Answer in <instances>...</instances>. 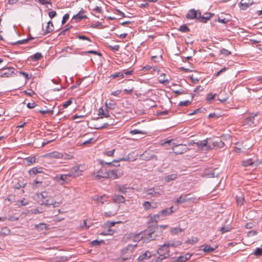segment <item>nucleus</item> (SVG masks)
<instances>
[{
  "mask_svg": "<svg viewBox=\"0 0 262 262\" xmlns=\"http://www.w3.org/2000/svg\"><path fill=\"white\" fill-rule=\"evenodd\" d=\"M224 138V136H222L221 138H216L214 140L207 139L196 142H193L189 144V145H193L195 144L199 148L206 150L211 149L214 147L222 148L225 146Z\"/></svg>",
  "mask_w": 262,
  "mask_h": 262,
  "instance_id": "nucleus-1",
  "label": "nucleus"
},
{
  "mask_svg": "<svg viewBox=\"0 0 262 262\" xmlns=\"http://www.w3.org/2000/svg\"><path fill=\"white\" fill-rule=\"evenodd\" d=\"M169 252L170 251L168 249V245H166V244H164L162 246H161L157 250V253L159 256L157 258L156 261L161 262L163 259L168 257Z\"/></svg>",
  "mask_w": 262,
  "mask_h": 262,
  "instance_id": "nucleus-2",
  "label": "nucleus"
},
{
  "mask_svg": "<svg viewBox=\"0 0 262 262\" xmlns=\"http://www.w3.org/2000/svg\"><path fill=\"white\" fill-rule=\"evenodd\" d=\"M53 180L59 184L63 185L69 183L71 181V178L69 173L67 174H58L54 177Z\"/></svg>",
  "mask_w": 262,
  "mask_h": 262,
  "instance_id": "nucleus-3",
  "label": "nucleus"
},
{
  "mask_svg": "<svg viewBox=\"0 0 262 262\" xmlns=\"http://www.w3.org/2000/svg\"><path fill=\"white\" fill-rule=\"evenodd\" d=\"M123 171L117 169L108 170L105 172L104 177L106 178H110L113 180L119 178L123 175Z\"/></svg>",
  "mask_w": 262,
  "mask_h": 262,
  "instance_id": "nucleus-4",
  "label": "nucleus"
},
{
  "mask_svg": "<svg viewBox=\"0 0 262 262\" xmlns=\"http://www.w3.org/2000/svg\"><path fill=\"white\" fill-rule=\"evenodd\" d=\"M219 173V168H208L204 170L203 177L208 178L217 177Z\"/></svg>",
  "mask_w": 262,
  "mask_h": 262,
  "instance_id": "nucleus-5",
  "label": "nucleus"
},
{
  "mask_svg": "<svg viewBox=\"0 0 262 262\" xmlns=\"http://www.w3.org/2000/svg\"><path fill=\"white\" fill-rule=\"evenodd\" d=\"M15 69L13 67L4 68L0 70V77H9L14 76Z\"/></svg>",
  "mask_w": 262,
  "mask_h": 262,
  "instance_id": "nucleus-6",
  "label": "nucleus"
},
{
  "mask_svg": "<svg viewBox=\"0 0 262 262\" xmlns=\"http://www.w3.org/2000/svg\"><path fill=\"white\" fill-rule=\"evenodd\" d=\"M140 159L145 161H149L150 160H157L158 159L157 157L154 155L153 152L151 150L144 151L140 156Z\"/></svg>",
  "mask_w": 262,
  "mask_h": 262,
  "instance_id": "nucleus-7",
  "label": "nucleus"
},
{
  "mask_svg": "<svg viewBox=\"0 0 262 262\" xmlns=\"http://www.w3.org/2000/svg\"><path fill=\"white\" fill-rule=\"evenodd\" d=\"M81 167L82 166L79 165L78 166H74L72 168H71L70 172H69V176H70L71 178H75L82 175L83 170L80 169Z\"/></svg>",
  "mask_w": 262,
  "mask_h": 262,
  "instance_id": "nucleus-8",
  "label": "nucleus"
},
{
  "mask_svg": "<svg viewBox=\"0 0 262 262\" xmlns=\"http://www.w3.org/2000/svg\"><path fill=\"white\" fill-rule=\"evenodd\" d=\"M172 150L177 155L186 152L188 150V148L186 145L181 144L175 145L172 148Z\"/></svg>",
  "mask_w": 262,
  "mask_h": 262,
  "instance_id": "nucleus-9",
  "label": "nucleus"
},
{
  "mask_svg": "<svg viewBox=\"0 0 262 262\" xmlns=\"http://www.w3.org/2000/svg\"><path fill=\"white\" fill-rule=\"evenodd\" d=\"M199 13H201L200 11L191 9L187 13L186 18L188 19H196L199 21Z\"/></svg>",
  "mask_w": 262,
  "mask_h": 262,
  "instance_id": "nucleus-10",
  "label": "nucleus"
},
{
  "mask_svg": "<svg viewBox=\"0 0 262 262\" xmlns=\"http://www.w3.org/2000/svg\"><path fill=\"white\" fill-rule=\"evenodd\" d=\"M144 235L146 236V238L149 241L155 240L158 236L156 234V230L150 229L144 231Z\"/></svg>",
  "mask_w": 262,
  "mask_h": 262,
  "instance_id": "nucleus-11",
  "label": "nucleus"
},
{
  "mask_svg": "<svg viewBox=\"0 0 262 262\" xmlns=\"http://www.w3.org/2000/svg\"><path fill=\"white\" fill-rule=\"evenodd\" d=\"M253 3V0H241L239 7L241 10H245Z\"/></svg>",
  "mask_w": 262,
  "mask_h": 262,
  "instance_id": "nucleus-12",
  "label": "nucleus"
},
{
  "mask_svg": "<svg viewBox=\"0 0 262 262\" xmlns=\"http://www.w3.org/2000/svg\"><path fill=\"white\" fill-rule=\"evenodd\" d=\"M212 15H213V14L210 13H205L203 15H202L201 12L199 13V21L206 23Z\"/></svg>",
  "mask_w": 262,
  "mask_h": 262,
  "instance_id": "nucleus-13",
  "label": "nucleus"
},
{
  "mask_svg": "<svg viewBox=\"0 0 262 262\" xmlns=\"http://www.w3.org/2000/svg\"><path fill=\"white\" fill-rule=\"evenodd\" d=\"M113 201L116 203H122L125 201V198L123 195L115 194L112 196Z\"/></svg>",
  "mask_w": 262,
  "mask_h": 262,
  "instance_id": "nucleus-14",
  "label": "nucleus"
},
{
  "mask_svg": "<svg viewBox=\"0 0 262 262\" xmlns=\"http://www.w3.org/2000/svg\"><path fill=\"white\" fill-rule=\"evenodd\" d=\"M136 160V158L133 156H130V154H128L123 158H120L117 160H114V163H119L120 161H134Z\"/></svg>",
  "mask_w": 262,
  "mask_h": 262,
  "instance_id": "nucleus-15",
  "label": "nucleus"
},
{
  "mask_svg": "<svg viewBox=\"0 0 262 262\" xmlns=\"http://www.w3.org/2000/svg\"><path fill=\"white\" fill-rule=\"evenodd\" d=\"M43 168L41 167H35L29 170V173L30 175H36L37 173H42Z\"/></svg>",
  "mask_w": 262,
  "mask_h": 262,
  "instance_id": "nucleus-16",
  "label": "nucleus"
},
{
  "mask_svg": "<svg viewBox=\"0 0 262 262\" xmlns=\"http://www.w3.org/2000/svg\"><path fill=\"white\" fill-rule=\"evenodd\" d=\"M173 207L171 206L169 208H166L160 211V213L162 216H166L167 215H170L173 212L172 210Z\"/></svg>",
  "mask_w": 262,
  "mask_h": 262,
  "instance_id": "nucleus-17",
  "label": "nucleus"
},
{
  "mask_svg": "<svg viewBox=\"0 0 262 262\" xmlns=\"http://www.w3.org/2000/svg\"><path fill=\"white\" fill-rule=\"evenodd\" d=\"M83 12H84V11L81 10L78 13L73 16L72 19H75L76 22H78L83 18H86V15L82 14Z\"/></svg>",
  "mask_w": 262,
  "mask_h": 262,
  "instance_id": "nucleus-18",
  "label": "nucleus"
},
{
  "mask_svg": "<svg viewBox=\"0 0 262 262\" xmlns=\"http://www.w3.org/2000/svg\"><path fill=\"white\" fill-rule=\"evenodd\" d=\"M151 257L150 252L149 251H146L145 252L138 258V260L139 261H142L144 260L145 259H148Z\"/></svg>",
  "mask_w": 262,
  "mask_h": 262,
  "instance_id": "nucleus-19",
  "label": "nucleus"
},
{
  "mask_svg": "<svg viewBox=\"0 0 262 262\" xmlns=\"http://www.w3.org/2000/svg\"><path fill=\"white\" fill-rule=\"evenodd\" d=\"M145 193L147 195H151L153 196H158L161 194L160 192L156 191L154 188L147 189L145 191Z\"/></svg>",
  "mask_w": 262,
  "mask_h": 262,
  "instance_id": "nucleus-20",
  "label": "nucleus"
},
{
  "mask_svg": "<svg viewBox=\"0 0 262 262\" xmlns=\"http://www.w3.org/2000/svg\"><path fill=\"white\" fill-rule=\"evenodd\" d=\"M53 198L51 196H49L46 200H43L40 203L41 205H45L46 206L49 207L53 203Z\"/></svg>",
  "mask_w": 262,
  "mask_h": 262,
  "instance_id": "nucleus-21",
  "label": "nucleus"
},
{
  "mask_svg": "<svg viewBox=\"0 0 262 262\" xmlns=\"http://www.w3.org/2000/svg\"><path fill=\"white\" fill-rule=\"evenodd\" d=\"M137 244H135V245H131V244H129L126 247L124 248L122 250H121V253L122 254H126L128 252V251H130V252H132L133 249L137 247Z\"/></svg>",
  "mask_w": 262,
  "mask_h": 262,
  "instance_id": "nucleus-22",
  "label": "nucleus"
},
{
  "mask_svg": "<svg viewBox=\"0 0 262 262\" xmlns=\"http://www.w3.org/2000/svg\"><path fill=\"white\" fill-rule=\"evenodd\" d=\"M116 188L119 192L122 193H125L127 189H128L129 187H128L127 186L126 184V185L119 184V185H117Z\"/></svg>",
  "mask_w": 262,
  "mask_h": 262,
  "instance_id": "nucleus-23",
  "label": "nucleus"
},
{
  "mask_svg": "<svg viewBox=\"0 0 262 262\" xmlns=\"http://www.w3.org/2000/svg\"><path fill=\"white\" fill-rule=\"evenodd\" d=\"M36 158L35 156L34 157H28L25 158L24 160L27 163V165L30 166V165L35 163L36 162Z\"/></svg>",
  "mask_w": 262,
  "mask_h": 262,
  "instance_id": "nucleus-24",
  "label": "nucleus"
},
{
  "mask_svg": "<svg viewBox=\"0 0 262 262\" xmlns=\"http://www.w3.org/2000/svg\"><path fill=\"white\" fill-rule=\"evenodd\" d=\"M49 156L51 158H53L55 159H61L63 157V155L62 153L57 151H54L53 152L50 153Z\"/></svg>",
  "mask_w": 262,
  "mask_h": 262,
  "instance_id": "nucleus-25",
  "label": "nucleus"
},
{
  "mask_svg": "<svg viewBox=\"0 0 262 262\" xmlns=\"http://www.w3.org/2000/svg\"><path fill=\"white\" fill-rule=\"evenodd\" d=\"M188 195H181L176 200L177 203H183L190 200L189 198H187Z\"/></svg>",
  "mask_w": 262,
  "mask_h": 262,
  "instance_id": "nucleus-26",
  "label": "nucleus"
},
{
  "mask_svg": "<svg viewBox=\"0 0 262 262\" xmlns=\"http://www.w3.org/2000/svg\"><path fill=\"white\" fill-rule=\"evenodd\" d=\"M35 228L38 231H41L44 229L47 230L48 229L46 224L45 223H40L39 224L35 225Z\"/></svg>",
  "mask_w": 262,
  "mask_h": 262,
  "instance_id": "nucleus-27",
  "label": "nucleus"
},
{
  "mask_svg": "<svg viewBox=\"0 0 262 262\" xmlns=\"http://www.w3.org/2000/svg\"><path fill=\"white\" fill-rule=\"evenodd\" d=\"M177 174L173 173L166 176L164 178L165 181L167 182H170L171 181L174 180L177 178Z\"/></svg>",
  "mask_w": 262,
  "mask_h": 262,
  "instance_id": "nucleus-28",
  "label": "nucleus"
},
{
  "mask_svg": "<svg viewBox=\"0 0 262 262\" xmlns=\"http://www.w3.org/2000/svg\"><path fill=\"white\" fill-rule=\"evenodd\" d=\"M118 163H114L113 162V161L112 162H104L103 161H102L101 160L100 162H99V164L102 166H104L105 165H108L109 166H119L120 165L119 164H118Z\"/></svg>",
  "mask_w": 262,
  "mask_h": 262,
  "instance_id": "nucleus-29",
  "label": "nucleus"
},
{
  "mask_svg": "<svg viewBox=\"0 0 262 262\" xmlns=\"http://www.w3.org/2000/svg\"><path fill=\"white\" fill-rule=\"evenodd\" d=\"M42 58V55L40 53L37 52L35 53L34 55H32L31 57V60L33 61H36L40 60Z\"/></svg>",
  "mask_w": 262,
  "mask_h": 262,
  "instance_id": "nucleus-30",
  "label": "nucleus"
},
{
  "mask_svg": "<svg viewBox=\"0 0 262 262\" xmlns=\"http://www.w3.org/2000/svg\"><path fill=\"white\" fill-rule=\"evenodd\" d=\"M115 105L116 103L113 100H110L109 102L106 101L105 102L106 108H110V110L114 109Z\"/></svg>",
  "mask_w": 262,
  "mask_h": 262,
  "instance_id": "nucleus-31",
  "label": "nucleus"
},
{
  "mask_svg": "<svg viewBox=\"0 0 262 262\" xmlns=\"http://www.w3.org/2000/svg\"><path fill=\"white\" fill-rule=\"evenodd\" d=\"M203 247H204L203 250L206 253H210L215 250V248H213L208 245H204Z\"/></svg>",
  "mask_w": 262,
  "mask_h": 262,
  "instance_id": "nucleus-32",
  "label": "nucleus"
},
{
  "mask_svg": "<svg viewBox=\"0 0 262 262\" xmlns=\"http://www.w3.org/2000/svg\"><path fill=\"white\" fill-rule=\"evenodd\" d=\"M184 231V229L180 228H172L170 229V233L174 235V234H178L179 232H181Z\"/></svg>",
  "mask_w": 262,
  "mask_h": 262,
  "instance_id": "nucleus-33",
  "label": "nucleus"
},
{
  "mask_svg": "<svg viewBox=\"0 0 262 262\" xmlns=\"http://www.w3.org/2000/svg\"><path fill=\"white\" fill-rule=\"evenodd\" d=\"M110 77L115 79L117 78H124V73L122 72H117L111 75Z\"/></svg>",
  "mask_w": 262,
  "mask_h": 262,
  "instance_id": "nucleus-34",
  "label": "nucleus"
},
{
  "mask_svg": "<svg viewBox=\"0 0 262 262\" xmlns=\"http://www.w3.org/2000/svg\"><path fill=\"white\" fill-rule=\"evenodd\" d=\"M193 99V96L191 97L190 100H187L184 101H180L179 103V106H188L191 103L192 100Z\"/></svg>",
  "mask_w": 262,
  "mask_h": 262,
  "instance_id": "nucleus-35",
  "label": "nucleus"
},
{
  "mask_svg": "<svg viewBox=\"0 0 262 262\" xmlns=\"http://www.w3.org/2000/svg\"><path fill=\"white\" fill-rule=\"evenodd\" d=\"M129 133L132 135H135V134H145L146 132L140 129H131L129 131Z\"/></svg>",
  "mask_w": 262,
  "mask_h": 262,
  "instance_id": "nucleus-36",
  "label": "nucleus"
},
{
  "mask_svg": "<svg viewBox=\"0 0 262 262\" xmlns=\"http://www.w3.org/2000/svg\"><path fill=\"white\" fill-rule=\"evenodd\" d=\"M253 164V162L252 160L250 159L242 162V165L244 167H247L252 165Z\"/></svg>",
  "mask_w": 262,
  "mask_h": 262,
  "instance_id": "nucleus-37",
  "label": "nucleus"
},
{
  "mask_svg": "<svg viewBox=\"0 0 262 262\" xmlns=\"http://www.w3.org/2000/svg\"><path fill=\"white\" fill-rule=\"evenodd\" d=\"M179 30L182 32H188L190 31V29L187 27L186 25H183L180 26Z\"/></svg>",
  "mask_w": 262,
  "mask_h": 262,
  "instance_id": "nucleus-38",
  "label": "nucleus"
},
{
  "mask_svg": "<svg viewBox=\"0 0 262 262\" xmlns=\"http://www.w3.org/2000/svg\"><path fill=\"white\" fill-rule=\"evenodd\" d=\"M114 124V121H111L110 123H105L102 125L100 127H95V128L97 129H101L103 128H106L110 125H113Z\"/></svg>",
  "mask_w": 262,
  "mask_h": 262,
  "instance_id": "nucleus-39",
  "label": "nucleus"
},
{
  "mask_svg": "<svg viewBox=\"0 0 262 262\" xmlns=\"http://www.w3.org/2000/svg\"><path fill=\"white\" fill-rule=\"evenodd\" d=\"M230 21V18L229 17H224L222 18V16H219L218 17V21L219 23L226 24L228 22Z\"/></svg>",
  "mask_w": 262,
  "mask_h": 262,
  "instance_id": "nucleus-40",
  "label": "nucleus"
},
{
  "mask_svg": "<svg viewBox=\"0 0 262 262\" xmlns=\"http://www.w3.org/2000/svg\"><path fill=\"white\" fill-rule=\"evenodd\" d=\"M231 230V227L230 226H223L220 228V231L222 234H223L226 232L230 231Z\"/></svg>",
  "mask_w": 262,
  "mask_h": 262,
  "instance_id": "nucleus-41",
  "label": "nucleus"
},
{
  "mask_svg": "<svg viewBox=\"0 0 262 262\" xmlns=\"http://www.w3.org/2000/svg\"><path fill=\"white\" fill-rule=\"evenodd\" d=\"M19 217L14 216L12 215H8L7 217H6V219H7L8 221L11 222H14L18 220Z\"/></svg>",
  "mask_w": 262,
  "mask_h": 262,
  "instance_id": "nucleus-42",
  "label": "nucleus"
},
{
  "mask_svg": "<svg viewBox=\"0 0 262 262\" xmlns=\"http://www.w3.org/2000/svg\"><path fill=\"white\" fill-rule=\"evenodd\" d=\"M31 212L33 214H38L43 212V209L41 207H38L36 209H34L31 210Z\"/></svg>",
  "mask_w": 262,
  "mask_h": 262,
  "instance_id": "nucleus-43",
  "label": "nucleus"
},
{
  "mask_svg": "<svg viewBox=\"0 0 262 262\" xmlns=\"http://www.w3.org/2000/svg\"><path fill=\"white\" fill-rule=\"evenodd\" d=\"M114 233V231L111 229L110 228L102 232L100 234L102 235H113Z\"/></svg>",
  "mask_w": 262,
  "mask_h": 262,
  "instance_id": "nucleus-44",
  "label": "nucleus"
},
{
  "mask_svg": "<svg viewBox=\"0 0 262 262\" xmlns=\"http://www.w3.org/2000/svg\"><path fill=\"white\" fill-rule=\"evenodd\" d=\"M182 244V242L180 241L173 242L170 243L166 244V245H168V248L169 247H176L179 246Z\"/></svg>",
  "mask_w": 262,
  "mask_h": 262,
  "instance_id": "nucleus-45",
  "label": "nucleus"
},
{
  "mask_svg": "<svg viewBox=\"0 0 262 262\" xmlns=\"http://www.w3.org/2000/svg\"><path fill=\"white\" fill-rule=\"evenodd\" d=\"M206 111V110L205 108H199L195 110L192 113L189 114V115H192L194 114H196L198 113H204Z\"/></svg>",
  "mask_w": 262,
  "mask_h": 262,
  "instance_id": "nucleus-46",
  "label": "nucleus"
},
{
  "mask_svg": "<svg viewBox=\"0 0 262 262\" xmlns=\"http://www.w3.org/2000/svg\"><path fill=\"white\" fill-rule=\"evenodd\" d=\"M216 94H212V93H209L207 94V98H206V99H207V101L208 102H210L211 101H212V100L214 99L215 96H216Z\"/></svg>",
  "mask_w": 262,
  "mask_h": 262,
  "instance_id": "nucleus-47",
  "label": "nucleus"
},
{
  "mask_svg": "<svg viewBox=\"0 0 262 262\" xmlns=\"http://www.w3.org/2000/svg\"><path fill=\"white\" fill-rule=\"evenodd\" d=\"M143 206L144 208L146 210H148L150 208H154V207H151V204L148 201H145L143 204Z\"/></svg>",
  "mask_w": 262,
  "mask_h": 262,
  "instance_id": "nucleus-48",
  "label": "nucleus"
},
{
  "mask_svg": "<svg viewBox=\"0 0 262 262\" xmlns=\"http://www.w3.org/2000/svg\"><path fill=\"white\" fill-rule=\"evenodd\" d=\"M76 38H78L80 40H86L89 41H91V39L89 37H87L84 35L78 34V35H76Z\"/></svg>",
  "mask_w": 262,
  "mask_h": 262,
  "instance_id": "nucleus-49",
  "label": "nucleus"
},
{
  "mask_svg": "<svg viewBox=\"0 0 262 262\" xmlns=\"http://www.w3.org/2000/svg\"><path fill=\"white\" fill-rule=\"evenodd\" d=\"M121 222H111V221H107L105 223L106 226L110 228L111 227L114 226L116 224L120 223Z\"/></svg>",
  "mask_w": 262,
  "mask_h": 262,
  "instance_id": "nucleus-50",
  "label": "nucleus"
},
{
  "mask_svg": "<svg viewBox=\"0 0 262 262\" xmlns=\"http://www.w3.org/2000/svg\"><path fill=\"white\" fill-rule=\"evenodd\" d=\"M29 40V39H25L23 40H18L16 42H15L14 43H12V45H20V44H25L28 42Z\"/></svg>",
  "mask_w": 262,
  "mask_h": 262,
  "instance_id": "nucleus-51",
  "label": "nucleus"
},
{
  "mask_svg": "<svg viewBox=\"0 0 262 262\" xmlns=\"http://www.w3.org/2000/svg\"><path fill=\"white\" fill-rule=\"evenodd\" d=\"M53 31V28L49 25H47L46 28L45 32L42 34L43 35L47 34L48 33H51Z\"/></svg>",
  "mask_w": 262,
  "mask_h": 262,
  "instance_id": "nucleus-52",
  "label": "nucleus"
},
{
  "mask_svg": "<svg viewBox=\"0 0 262 262\" xmlns=\"http://www.w3.org/2000/svg\"><path fill=\"white\" fill-rule=\"evenodd\" d=\"M253 254L256 256H260L262 255V249L260 248H257Z\"/></svg>",
  "mask_w": 262,
  "mask_h": 262,
  "instance_id": "nucleus-53",
  "label": "nucleus"
},
{
  "mask_svg": "<svg viewBox=\"0 0 262 262\" xmlns=\"http://www.w3.org/2000/svg\"><path fill=\"white\" fill-rule=\"evenodd\" d=\"M220 52L222 54L226 56H228L231 54V52L224 48L222 49L220 51Z\"/></svg>",
  "mask_w": 262,
  "mask_h": 262,
  "instance_id": "nucleus-54",
  "label": "nucleus"
},
{
  "mask_svg": "<svg viewBox=\"0 0 262 262\" xmlns=\"http://www.w3.org/2000/svg\"><path fill=\"white\" fill-rule=\"evenodd\" d=\"M19 74L25 76L26 79V80H29L31 78L32 76V75H29L27 73H25L23 71L19 72Z\"/></svg>",
  "mask_w": 262,
  "mask_h": 262,
  "instance_id": "nucleus-55",
  "label": "nucleus"
},
{
  "mask_svg": "<svg viewBox=\"0 0 262 262\" xmlns=\"http://www.w3.org/2000/svg\"><path fill=\"white\" fill-rule=\"evenodd\" d=\"M108 199V196L106 195H103L100 196V202H101V204H103L104 202H107Z\"/></svg>",
  "mask_w": 262,
  "mask_h": 262,
  "instance_id": "nucleus-56",
  "label": "nucleus"
},
{
  "mask_svg": "<svg viewBox=\"0 0 262 262\" xmlns=\"http://www.w3.org/2000/svg\"><path fill=\"white\" fill-rule=\"evenodd\" d=\"M41 184H42V182H39L37 180H35L32 184V187L33 188H37Z\"/></svg>",
  "mask_w": 262,
  "mask_h": 262,
  "instance_id": "nucleus-57",
  "label": "nucleus"
},
{
  "mask_svg": "<svg viewBox=\"0 0 262 262\" xmlns=\"http://www.w3.org/2000/svg\"><path fill=\"white\" fill-rule=\"evenodd\" d=\"M9 232L10 230L7 227L2 229V230L0 231L1 234L5 235H8L9 233Z\"/></svg>",
  "mask_w": 262,
  "mask_h": 262,
  "instance_id": "nucleus-58",
  "label": "nucleus"
},
{
  "mask_svg": "<svg viewBox=\"0 0 262 262\" xmlns=\"http://www.w3.org/2000/svg\"><path fill=\"white\" fill-rule=\"evenodd\" d=\"M115 151V149H113V150H110V151H105L104 152V155H106V156H107L108 157H113Z\"/></svg>",
  "mask_w": 262,
  "mask_h": 262,
  "instance_id": "nucleus-59",
  "label": "nucleus"
},
{
  "mask_svg": "<svg viewBox=\"0 0 262 262\" xmlns=\"http://www.w3.org/2000/svg\"><path fill=\"white\" fill-rule=\"evenodd\" d=\"M104 242L103 241H98V240H94L91 242V244L93 246H96L98 245H99L100 243Z\"/></svg>",
  "mask_w": 262,
  "mask_h": 262,
  "instance_id": "nucleus-60",
  "label": "nucleus"
},
{
  "mask_svg": "<svg viewBox=\"0 0 262 262\" xmlns=\"http://www.w3.org/2000/svg\"><path fill=\"white\" fill-rule=\"evenodd\" d=\"M72 100L69 99L68 101L64 102L62 104V107L63 108H67L68 106H69L72 103Z\"/></svg>",
  "mask_w": 262,
  "mask_h": 262,
  "instance_id": "nucleus-61",
  "label": "nucleus"
},
{
  "mask_svg": "<svg viewBox=\"0 0 262 262\" xmlns=\"http://www.w3.org/2000/svg\"><path fill=\"white\" fill-rule=\"evenodd\" d=\"M134 90L133 86L128 87V89H125L124 90V92L127 94H130L132 93Z\"/></svg>",
  "mask_w": 262,
  "mask_h": 262,
  "instance_id": "nucleus-62",
  "label": "nucleus"
},
{
  "mask_svg": "<svg viewBox=\"0 0 262 262\" xmlns=\"http://www.w3.org/2000/svg\"><path fill=\"white\" fill-rule=\"evenodd\" d=\"M40 195L41 196V198L43 200H45L47 198H48L49 196H48V193L47 192V191H43V192H41L40 193Z\"/></svg>",
  "mask_w": 262,
  "mask_h": 262,
  "instance_id": "nucleus-63",
  "label": "nucleus"
},
{
  "mask_svg": "<svg viewBox=\"0 0 262 262\" xmlns=\"http://www.w3.org/2000/svg\"><path fill=\"white\" fill-rule=\"evenodd\" d=\"M69 18V15L67 13L64 15V16L62 17L61 23L62 24H64L66 21L68 20V19Z\"/></svg>",
  "mask_w": 262,
  "mask_h": 262,
  "instance_id": "nucleus-64",
  "label": "nucleus"
}]
</instances>
